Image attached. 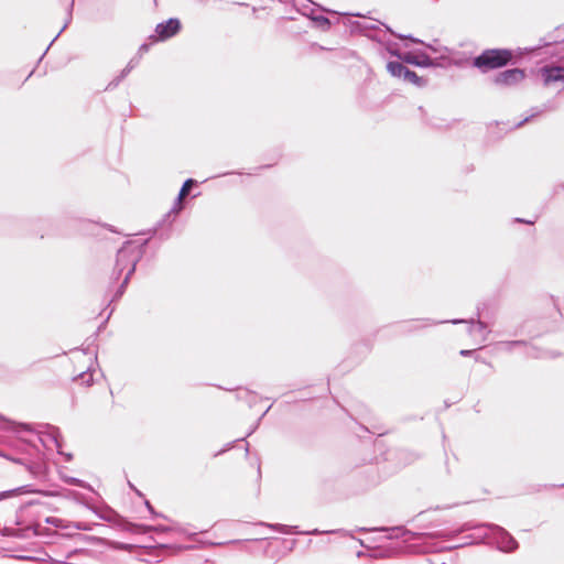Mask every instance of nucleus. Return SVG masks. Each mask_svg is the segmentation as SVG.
I'll return each instance as SVG.
<instances>
[{
	"mask_svg": "<svg viewBox=\"0 0 564 564\" xmlns=\"http://www.w3.org/2000/svg\"><path fill=\"white\" fill-rule=\"evenodd\" d=\"M514 54L510 48H487L473 58V66L480 73L486 74L489 70L502 68L513 64Z\"/></svg>",
	"mask_w": 564,
	"mask_h": 564,
	"instance_id": "1",
	"label": "nucleus"
},
{
	"mask_svg": "<svg viewBox=\"0 0 564 564\" xmlns=\"http://www.w3.org/2000/svg\"><path fill=\"white\" fill-rule=\"evenodd\" d=\"M147 241L141 246H134L132 242L127 241L117 252L116 265L112 272V278L118 280L122 272L128 268L126 276H131L140 261L143 247Z\"/></svg>",
	"mask_w": 564,
	"mask_h": 564,
	"instance_id": "2",
	"label": "nucleus"
},
{
	"mask_svg": "<svg viewBox=\"0 0 564 564\" xmlns=\"http://www.w3.org/2000/svg\"><path fill=\"white\" fill-rule=\"evenodd\" d=\"M197 182L194 178H187L181 189L180 193L174 202V205L172 208L163 216V218L158 223L156 227L154 228V231H160V238L161 239H167L171 235L172 225L176 220V217L184 208V205L182 203L183 197L187 196L192 189L193 186H195Z\"/></svg>",
	"mask_w": 564,
	"mask_h": 564,
	"instance_id": "3",
	"label": "nucleus"
},
{
	"mask_svg": "<svg viewBox=\"0 0 564 564\" xmlns=\"http://www.w3.org/2000/svg\"><path fill=\"white\" fill-rule=\"evenodd\" d=\"M389 53L392 56L398 57L405 64H411L417 67L429 68V67H438L442 64L440 63V58H432L423 51H412L401 53L399 50H389Z\"/></svg>",
	"mask_w": 564,
	"mask_h": 564,
	"instance_id": "4",
	"label": "nucleus"
},
{
	"mask_svg": "<svg viewBox=\"0 0 564 564\" xmlns=\"http://www.w3.org/2000/svg\"><path fill=\"white\" fill-rule=\"evenodd\" d=\"M525 78V72L521 68H510L497 73L492 83L498 87H513Z\"/></svg>",
	"mask_w": 564,
	"mask_h": 564,
	"instance_id": "5",
	"label": "nucleus"
},
{
	"mask_svg": "<svg viewBox=\"0 0 564 564\" xmlns=\"http://www.w3.org/2000/svg\"><path fill=\"white\" fill-rule=\"evenodd\" d=\"M441 323H447V321H433L430 325H437V324H441ZM448 323H452L454 325L456 324H460V323H468L470 324V327H469V334H474L475 332H478L481 334V337H482V340H486L487 339V336L489 334V330L487 328V324L481 322L479 318L477 321H475V318H470V319H460V318H455V319H451L448 321ZM429 324H415V326L409 328V330H413V329H419V328H423V327H426Z\"/></svg>",
	"mask_w": 564,
	"mask_h": 564,
	"instance_id": "6",
	"label": "nucleus"
},
{
	"mask_svg": "<svg viewBox=\"0 0 564 564\" xmlns=\"http://www.w3.org/2000/svg\"><path fill=\"white\" fill-rule=\"evenodd\" d=\"M182 29V23L177 18H170L166 21L160 22L155 26L156 41H166L175 36Z\"/></svg>",
	"mask_w": 564,
	"mask_h": 564,
	"instance_id": "7",
	"label": "nucleus"
},
{
	"mask_svg": "<svg viewBox=\"0 0 564 564\" xmlns=\"http://www.w3.org/2000/svg\"><path fill=\"white\" fill-rule=\"evenodd\" d=\"M311 4H314L312 0H302V3L294 1V6L299 8L303 15L311 19L323 31L329 30V19L322 14H315V9Z\"/></svg>",
	"mask_w": 564,
	"mask_h": 564,
	"instance_id": "8",
	"label": "nucleus"
},
{
	"mask_svg": "<svg viewBox=\"0 0 564 564\" xmlns=\"http://www.w3.org/2000/svg\"><path fill=\"white\" fill-rule=\"evenodd\" d=\"M543 84L549 86L556 82H564V67L557 65H545L540 68Z\"/></svg>",
	"mask_w": 564,
	"mask_h": 564,
	"instance_id": "9",
	"label": "nucleus"
},
{
	"mask_svg": "<svg viewBox=\"0 0 564 564\" xmlns=\"http://www.w3.org/2000/svg\"><path fill=\"white\" fill-rule=\"evenodd\" d=\"M497 543L500 550L505 552H512L518 549V542L509 532L500 527H497Z\"/></svg>",
	"mask_w": 564,
	"mask_h": 564,
	"instance_id": "10",
	"label": "nucleus"
},
{
	"mask_svg": "<svg viewBox=\"0 0 564 564\" xmlns=\"http://www.w3.org/2000/svg\"><path fill=\"white\" fill-rule=\"evenodd\" d=\"M45 522L47 524H51L55 528H62V529H76V530H79V531H90L91 530V525L86 523V522H67L65 524V521L61 518H56V517H47L45 519Z\"/></svg>",
	"mask_w": 564,
	"mask_h": 564,
	"instance_id": "11",
	"label": "nucleus"
},
{
	"mask_svg": "<svg viewBox=\"0 0 564 564\" xmlns=\"http://www.w3.org/2000/svg\"><path fill=\"white\" fill-rule=\"evenodd\" d=\"M43 430L39 431L40 434H43V436L51 441L55 447L59 451L62 447V435L58 427L51 425V424H43L41 425Z\"/></svg>",
	"mask_w": 564,
	"mask_h": 564,
	"instance_id": "12",
	"label": "nucleus"
},
{
	"mask_svg": "<svg viewBox=\"0 0 564 564\" xmlns=\"http://www.w3.org/2000/svg\"><path fill=\"white\" fill-rule=\"evenodd\" d=\"M402 61H390L387 64V70L389 74L397 78H403V74L406 69V66L404 65Z\"/></svg>",
	"mask_w": 564,
	"mask_h": 564,
	"instance_id": "13",
	"label": "nucleus"
},
{
	"mask_svg": "<svg viewBox=\"0 0 564 564\" xmlns=\"http://www.w3.org/2000/svg\"><path fill=\"white\" fill-rule=\"evenodd\" d=\"M403 79L405 82L413 84L416 87H424L427 84V79L419 76L415 72L411 70L409 67H406L405 72L403 74Z\"/></svg>",
	"mask_w": 564,
	"mask_h": 564,
	"instance_id": "14",
	"label": "nucleus"
},
{
	"mask_svg": "<svg viewBox=\"0 0 564 564\" xmlns=\"http://www.w3.org/2000/svg\"><path fill=\"white\" fill-rule=\"evenodd\" d=\"M129 530H131V531H135V532L147 533V532H150V531H155V532H166V531H169L170 529H169L167 527H164V525H155V527H152V525H147V524H134V523H130V524H129Z\"/></svg>",
	"mask_w": 564,
	"mask_h": 564,
	"instance_id": "15",
	"label": "nucleus"
},
{
	"mask_svg": "<svg viewBox=\"0 0 564 564\" xmlns=\"http://www.w3.org/2000/svg\"><path fill=\"white\" fill-rule=\"evenodd\" d=\"M30 492H35L34 490L30 489V486H20L14 489L4 490V491L0 492V501L11 498V497L22 495V494H30Z\"/></svg>",
	"mask_w": 564,
	"mask_h": 564,
	"instance_id": "16",
	"label": "nucleus"
},
{
	"mask_svg": "<svg viewBox=\"0 0 564 564\" xmlns=\"http://www.w3.org/2000/svg\"><path fill=\"white\" fill-rule=\"evenodd\" d=\"M73 8H74V0H72L70 4L68 6V10H67V18H66V21L63 25V28L59 30V32L57 33V35L51 41V43L48 44V46L46 47L44 54H46V52L50 50V47L52 46V44L55 42V40L62 34V32L68 26V24L70 23L72 21V14H73Z\"/></svg>",
	"mask_w": 564,
	"mask_h": 564,
	"instance_id": "17",
	"label": "nucleus"
},
{
	"mask_svg": "<svg viewBox=\"0 0 564 564\" xmlns=\"http://www.w3.org/2000/svg\"><path fill=\"white\" fill-rule=\"evenodd\" d=\"M268 527L283 534H295L294 532H300L297 527L281 523L268 524Z\"/></svg>",
	"mask_w": 564,
	"mask_h": 564,
	"instance_id": "18",
	"label": "nucleus"
},
{
	"mask_svg": "<svg viewBox=\"0 0 564 564\" xmlns=\"http://www.w3.org/2000/svg\"><path fill=\"white\" fill-rule=\"evenodd\" d=\"M358 531L360 532H367V531H382V532H395L397 534L394 536H399V533H402L404 535L408 533L406 530H404L402 527H394V528H373V529H367V528H358Z\"/></svg>",
	"mask_w": 564,
	"mask_h": 564,
	"instance_id": "19",
	"label": "nucleus"
},
{
	"mask_svg": "<svg viewBox=\"0 0 564 564\" xmlns=\"http://www.w3.org/2000/svg\"><path fill=\"white\" fill-rule=\"evenodd\" d=\"M295 534H304V535H321V534H335V533H341V534H347V532L343 529H338V530H326V531H321L318 529H313V530H310V531H300V532H294Z\"/></svg>",
	"mask_w": 564,
	"mask_h": 564,
	"instance_id": "20",
	"label": "nucleus"
},
{
	"mask_svg": "<svg viewBox=\"0 0 564 564\" xmlns=\"http://www.w3.org/2000/svg\"><path fill=\"white\" fill-rule=\"evenodd\" d=\"M0 423L2 424V427L4 430H17L18 429V426L14 422L4 419L2 415H0ZM19 429H23L26 431L30 430L29 425H26V424H20Z\"/></svg>",
	"mask_w": 564,
	"mask_h": 564,
	"instance_id": "21",
	"label": "nucleus"
},
{
	"mask_svg": "<svg viewBox=\"0 0 564 564\" xmlns=\"http://www.w3.org/2000/svg\"><path fill=\"white\" fill-rule=\"evenodd\" d=\"M500 346L506 351H512L513 348L527 346V341L525 340H508V341H501Z\"/></svg>",
	"mask_w": 564,
	"mask_h": 564,
	"instance_id": "22",
	"label": "nucleus"
},
{
	"mask_svg": "<svg viewBox=\"0 0 564 564\" xmlns=\"http://www.w3.org/2000/svg\"><path fill=\"white\" fill-rule=\"evenodd\" d=\"M386 29L387 31H389L391 34H393L394 36L401 39V40H409L411 41L412 43H415V44H424V42L417 37H414L413 35L409 34V35H404V34H397L394 33L388 25L381 23Z\"/></svg>",
	"mask_w": 564,
	"mask_h": 564,
	"instance_id": "23",
	"label": "nucleus"
},
{
	"mask_svg": "<svg viewBox=\"0 0 564 564\" xmlns=\"http://www.w3.org/2000/svg\"><path fill=\"white\" fill-rule=\"evenodd\" d=\"M66 482L69 485H73V486H77V487H82L84 489L91 490V486L89 484L85 482L82 479L75 478V477L67 478Z\"/></svg>",
	"mask_w": 564,
	"mask_h": 564,
	"instance_id": "24",
	"label": "nucleus"
},
{
	"mask_svg": "<svg viewBox=\"0 0 564 564\" xmlns=\"http://www.w3.org/2000/svg\"><path fill=\"white\" fill-rule=\"evenodd\" d=\"M130 278L131 276H124L122 283L120 284V286L118 288V290L116 291L115 295H113V299L112 300H117L119 297L122 296V294L124 293L126 291V288L130 281Z\"/></svg>",
	"mask_w": 564,
	"mask_h": 564,
	"instance_id": "25",
	"label": "nucleus"
},
{
	"mask_svg": "<svg viewBox=\"0 0 564 564\" xmlns=\"http://www.w3.org/2000/svg\"><path fill=\"white\" fill-rule=\"evenodd\" d=\"M237 397L238 399H245L248 402H252L256 399V394L247 389L239 390Z\"/></svg>",
	"mask_w": 564,
	"mask_h": 564,
	"instance_id": "26",
	"label": "nucleus"
},
{
	"mask_svg": "<svg viewBox=\"0 0 564 564\" xmlns=\"http://www.w3.org/2000/svg\"><path fill=\"white\" fill-rule=\"evenodd\" d=\"M139 61L135 58H132L128 65L121 70V75L126 78L128 74L138 65Z\"/></svg>",
	"mask_w": 564,
	"mask_h": 564,
	"instance_id": "27",
	"label": "nucleus"
},
{
	"mask_svg": "<svg viewBox=\"0 0 564 564\" xmlns=\"http://www.w3.org/2000/svg\"><path fill=\"white\" fill-rule=\"evenodd\" d=\"M124 79V77L119 74L116 78H113L107 86V89H113L116 88L122 80Z\"/></svg>",
	"mask_w": 564,
	"mask_h": 564,
	"instance_id": "28",
	"label": "nucleus"
},
{
	"mask_svg": "<svg viewBox=\"0 0 564 564\" xmlns=\"http://www.w3.org/2000/svg\"><path fill=\"white\" fill-rule=\"evenodd\" d=\"M543 110H539V111H535L533 112L531 116L529 117H525L523 120H521L519 123H517V128H520L521 126H523L525 122H528L531 118L535 117L536 115H539L540 112H542Z\"/></svg>",
	"mask_w": 564,
	"mask_h": 564,
	"instance_id": "29",
	"label": "nucleus"
},
{
	"mask_svg": "<svg viewBox=\"0 0 564 564\" xmlns=\"http://www.w3.org/2000/svg\"><path fill=\"white\" fill-rule=\"evenodd\" d=\"M145 507L147 509L150 511V513L154 517H163L161 513H158L154 508L152 507V505L150 503V501L145 500Z\"/></svg>",
	"mask_w": 564,
	"mask_h": 564,
	"instance_id": "30",
	"label": "nucleus"
},
{
	"mask_svg": "<svg viewBox=\"0 0 564 564\" xmlns=\"http://www.w3.org/2000/svg\"><path fill=\"white\" fill-rule=\"evenodd\" d=\"M474 354H475L474 349H462L459 351V355L463 357H469V356H473Z\"/></svg>",
	"mask_w": 564,
	"mask_h": 564,
	"instance_id": "31",
	"label": "nucleus"
},
{
	"mask_svg": "<svg viewBox=\"0 0 564 564\" xmlns=\"http://www.w3.org/2000/svg\"><path fill=\"white\" fill-rule=\"evenodd\" d=\"M423 45H425L429 50H431L434 53L440 52V48L436 47L435 45L431 44V43H424Z\"/></svg>",
	"mask_w": 564,
	"mask_h": 564,
	"instance_id": "32",
	"label": "nucleus"
},
{
	"mask_svg": "<svg viewBox=\"0 0 564 564\" xmlns=\"http://www.w3.org/2000/svg\"><path fill=\"white\" fill-rule=\"evenodd\" d=\"M362 29L364 30H376V29H378V26L375 24H364Z\"/></svg>",
	"mask_w": 564,
	"mask_h": 564,
	"instance_id": "33",
	"label": "nucleus"
},
{
	"mask_svg": "<svg viewBox=\"0 0 564 564\" xmlns=\"http://www.w3.org/2000/svg\"><path fill=\"white\" fill-rule=\"evenodd\" d=\"M149 50V45L148 44H142L140 47H139V52L140 53H144Z\"/></svg>",
	"mask_w": 564,
	"mask_h": 564,
	"instance_id": "34",
	"label": "nucleus"
},
{
	"mask_svg": "<svg viewBox=\"0 0 564 564\" xmlns=\"http://www.w3.org/2000/svg\"><path fill=\"white\" fill-rule=\"evenodd\" d=\"M129 487L132 488L137 495L142 496V494L131 482H129Z\"/></svg>",
	"mask_w": 564,
	"mask_h": 564,
	"instance_id": "35",
	"label": "nucleus"
},
{
	"mask_svg": "<svg viewBox=\"0 0 564 564\" xmlns=\"http://www.w3.org/2000/svg\"><path fill=\"white\" fill-rule=\"evenodd\" d=\"M39 492L44 496H54V494L52 491H39Z\"/></svg>",
	"mask_w": 564,
	"mask_h": 564,
	"instance_id": "36",
	"label": "nucleus"
},
{
	"mask_svg": "<svg viewBox=\"0 0 564 564\" xmlns=\"http://www.w3.org/2000/svg\"><path fill=\"white\" fill-rule=\"evenodd\" d=\"M516 221H517V223H527V224H531V221H527V220H524V219H522V218H516Z\"/></svg>",
	"mask_w": 564,
	"mask_h": 564,
	"instance_id": "37",
	"label": "nucleus"
},
{
	"mask_svg": "<svg viewBox=\"0 0 564 564\" xmlns=\"http://www.w3.org/2000/svg\"><path fill=\"white\" fill-rule=\"evenodd\" d=\"M528 355L531 356V357H535V358L541 357V355L535 354V352H528Z\"/></svg>",
	"mask_w": 564,
	"mask_h": 564,
	"instance_id": "38",
	"label": "nucleus"
},
{
	"mask_svg": "<svg viewBox=\"0 0 564 564\" xmlns=\"http://www.w3.org/2000/svg\"><path fill=\"white\" fill-rule=\"evenodd\" d=\"M475 359H476L477 361H482V362H485V364H486V361H485V360H480V358H479L478 356H476V357H475ZM487 365L491 367V364H490V362H487Z\"/></svg>",
	"mask_w": 564,
	"mask_h": 564,
	"instance_id": "39",
	"label": "nucleus"
},
{
	"mask_svg": "<svg viewBox=\"0 0 564 564\" xmlns=\"http://www.w3.org/2000/svg\"><path fill=\"white\" fill-rule=\"evenodd\" d=\"M119 547H120L121 550H128L129 545H127V544H120V546H119Z\"/></svg>",
	"mask_w": 564,
	"mask_h": 564,
	"instance_id": "40",
	"label": "nucleus"
},
{
	"mask_svg": "<svg viewBox=\"0 0 564 564\" xmlns=\"http://www.w3.org/2000/svg\"><path fill=\"white\" fill-rule=\"evenodd\" d=\"M551 300H552V302H553V305L558 310V307H557V303H556V301L554 300V297H553V296H551Z\"/></svg>",
	"mask_w": 564,
	"mask_h": 564,
	"instance_id": "41",
	"label": "nucleus"
},
{
	"mask_svg": "<svg viewBox=\"0 0 564 564\" xmlns=\"http://www.w3.org/2000/svg\"><path fill=\"white\" fill-rule=\"evenodd\" d=\"M270 409H271V405H270V406H268V408H267V410H264V412L262 413V416H264V415L268 413V411H269Z\"/></svg>",
	"mask_w": 564,
	"mask_h": 564,
	"instance_id": "42",
	"label": "nucleus"
},
{
	"mask_svg": "<svg viewBox=\"0 0 564 564\" xmlns=\"http://www.w3.org/2000/svg\"><path fill=\"white\" fill-rule=\"evenodd\" d=\"M318 9L322 10V11L330 12L329 10H327V9H325L323 7H318Z\"/></svg>",
	"mask_w": 564,
	"mask_h": 564,
	"instance_id": "43",
	"label": "nucleus"
},
{
	"mask_svg": "<svg viewBox=\"0 0 564 564\" xmlns=\"http://www.w3.org/2000/svg\"><path fill=\"white\" fill-rule=\"evenodd\" d=\"M99 518L100 519H104V520H109L107 517L102 516V514H99Z\"/></svg>",
	"mask_w": 564,
	"mask_h": 564,
	"instance_id": "44",
	"label": "nucleus"
},
{
	"mask_svg": "<svg viewBox=\"0 0 564 564\" xmlns=\"http://www.w3.org/2000/svg\"><path fill=\"white\" fill-rule=\"evenodd\" d=\"M66 459H67V460H70V459H72V455H70V454H67V455H66Z\"/></svg>",
	"mask_w": 564,
	"mask_h": 564,
	"instance_id": "45",
	"label": "nucleus"
},
{
	"mask_svg": "<svg viewBox=\"0 0 564 564\" xmlns=\"http://www.w3.org/2000/svg\"><path fill=\"white\" fill-rule=\"evenodd\" d=\"M350 15L360 17L361 14H359V13H351Z\"/></svg>",
	"mask_w": 564,
	"mask_h": 564,
	"instance_id": "46",
	"label": "nucleus"
},
{
	"mask_svg": "<svg viewBox=\"0 0 564 564\" xmlns=\"http://www.w3.org/2000/svg\"><path fill=\"white\" fill-rule=\"evenodd\" d=\"M256 427H253L252 430H250L249 434L248 435H251L253 433Z\"/></svg>",
	"mask_w": 564,
	"mask_h": 564,
	"instance_id": "47",
	"label": "nucleus"
},
{
	"mask_svg": "<svg viewBox=\"0 0 564 564\" xmlns=\"http://www.w3.org/2000/svg\"><path fill=\"white\" fill-rule=\"evenodd\" d=\"M561 487H564V482L562 485H560Z\"/></svg>",
	"mask_w": 564,
	"mask_h": 564,
	"instance_id": "48",
	"label": "nucleus"
}]
</instances>
